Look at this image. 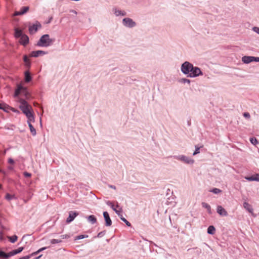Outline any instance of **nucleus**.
Returning a JSON list of instances; mask_svg holds the SVG:
<instances>
[{
	"label": "nucleus",
	"mask_w": 259,
	"mask_h": 259,
	"mask_svg": "<svg viewBox=\"0 0 259 259\" xmlns=\"http://www.w3.org/2000/svg\"><path fill=\"white\" fill-rule=\"evenodd\" d=\"M252 62H259V57L252 56Z\"/></svg>",
	"instance_id": "42"
},
{
	"label": "nucleus",
	"mask_w": 259,
	"mask_h": 259,
	"mask_svg": "<svg viewBox=\"0 0 259 259\" xmlns=\"http://www.w3.org/2000/svg\"><path fill=\"white\" fill-rule=\"evenodd\" d=\"M21 93L25 96L26 98L28 99L29 93L27 91V89L21 84H18L15 91L14 96L15 98H18Z\"/></svg>",
	"instance_id": "5"
},
{
	"label": "nucleus",
	"mask_w": 259,
	"mask_h": 259,
	"mask_svg": "<svg viewBox=\"0 0 259 259\" xmlns=\"http://www.w3.org/2000/svg\"><path fill=\"white\" fill-rule=\"evenodd\" d=\"M202 206L203 207H204L207 209L208 213H209V214L211 213V207L208 204H207L205 202H202Z\"/></svg>",
	"instance_id": "26"
},
{
	"label": "nucleus",
	"mask_w": 259,
	"mask_h": 259,
	"mask_svg": "<svg viewBox=\"0 0 259 259\" xmlns=\"http://www.w3.org/2000/svg\"><path fill=\"white\" fill-rule=\"evenodd\" d=\"M40 125H41V117L40 118Z\"/></svg>",
	"instance_id": "55"
},
{
	"label": "nucleus",
	"mask_w": 259,
	"mask_h": 259,
	"mask_svg": "<svg viewBox=\"0 0 259 259\" xmlns=\"http://www.w3.org/2000/svg\"><path fill=\"white\" fill-rule=\"evenodd\" d=\"M215 232V228L213 226L210 225L208 227L207 230V232L208 234L213 235V234H214Z\"/></svg>",
	"instance_id": "23"
},
{
	"label": "nucleus",
	"mask_w": 259,
	"mask_h": 259,
	"mask_svg": "<svg viewBox=\"0 0 259 259\" xmlns=\"http://www.w3.org/2000/svg\"><path fill=\"white\" fill-rule=\"evenodd\" d=\"M23 175L26 178H29L31 176V174L28 172L25 171L23 172Z\"/></svg>",
	"instance_id": "40"
},
{
	"label": "nucleus",
	"mask_w": 259,
	"mask_h": 259,
	"mask_svg": "<svg viewBox=\"0 0 259 259\" xmlns=\"http://www.w3.org/2000/svg\"><path fill=\"white\" fill-rule=\"evenodd\" d=\"M105 233H106V231H105V230H104V231H101V232H99V233L98 234V235H97V237H98V238H101V237H102L103 236H104V235H105Z\"/></svg>",
	"instance_id": "38"
},
{
	"label": "nucleus",
	"mask_w": 259,
	"mask_h": 259,
	"mask_svg": "<svg viewBox=\"0 0 259 259\" xmlns=\"http://www.w3.org/2000/svg\"><path fill=\"white\" fill-rule=\"evenodd\" d=\"M28 124L30 132H31V134L32 135V136H35L36 134V132L35 128L33 127V126L32 125V124L31 123H28Z\"/></svg>",
	"instance_id": "25"
},
{
	"label": "nucleus",
	"mask_w": 259,
	"mask_h": 259,
	"mask_svg": "<svg viewBox=\"0 0 259 259\" xmlns=\"http://www.w3.org/2000/svg\"><path fill=\"white\" fill-rule=\"evenodd\" d=\"M188 125H190V124H191L190 121H188Z\"/></svg>",
	"instance_id": "54"
},
{
	"label": "nucleus",
	"mask_w": 259,
	"mask_h": 259,
	"mask_svg": "<svg viewBox=\"0 0 259 259\" xmlns=\"http://www.w3.org/2000/svg\"><path fill=\"white\" fill-rule=\"evenodd\" d=\"M34 105L35 106H38V103H34Z\"/></svg>",
	"instance_id": "53"
},
{
	"label": "nucleus",
	"mask_w": 259,
	"mask_h": 259,
	"mask_svg": "<svg viewBox=\"0 0 259 259\" xmlns=\"http://www.w3.org/2000/svg\"><path fill=\"white\" fill-rule=\"evenodd\" d=\"M25 81L26 82H29L32 80V76L30 72L27 70L24 73Z\"/></svg>",
	"instance_id": "19"
},
{
	"label": "nucleus",
	"mask_w": 259,
	"mask_h": 259,
	"mask_svg": "<svg viewBox=\"0 0 259 259\" xmlns=\"http://www.w3.org/2000/svg\"><path fill=\"white\" fill-rule=\"evenodd\" d=\"M242 61L245 64H248L252 62V56H245L242 58Z\"/></svg>",
	"instance_id": "20"
},
{
	"label": "nucleus",
	"mask_w": 259,
	"mask_h": 259,
	"mask_svg": "<svg viewBox=\"0 0 259 259\" xmlns=\"http://www.w3.org/2000/svg\"><path fill=\"white\" fill-rule=\"evenodd\" d=\"M19 102L20 103L19 107L20 110L22 111L23 108H26L27 109H31V106L28 104V103L23 99H19Z\"/></svg>",
	"instance_id": "11"
},
{
	"label": "nucleus",
	"mask_w": 259,
	"mask_h": 259,
	"mask_svg": "<svg viewBox=\"0 0 259 259\" xmlns=\"http://www.w3.org/2000/svg\"><path fill=\"white\" fill-rule=\"evenodd\" d=\"M79 214V213L75 211H70L69 212V215L66 220L67 224L72 222L74 219Z\"/></svg>",
	"instance_id": "10"
},
{
	"label": "nucleus",
	"mask_w": 259,
	"mask_h": 259,
	"mask_svg": "<svg viewBox=\"0 0 259 259\" xmlns=\"http://www.w3.org/2000/svg\"><path fill=\"white\" fill-rule=\"evenodd\" d=\"M245 179L248 181L259 182V174H255L251 176H246Z\"/></svg>",
	"instance_id": "16"
},
{
	"label": "nucleus",
	"mask_w": 259,
	"mask_h": 259,
	"mask_svg": "<svg viewBox=\"0 0 259 259\" xmlns=\"http://www.w3.org/2000/svg\"><path fill=\"white\" fill-rule=\"evenodd\" d=\"M0 172H2L4 176L6 175V172L5 171L3 170H0Z\"/></svg>",
	"instance_id": "47"
},
{
	"label": "nucleus",
	"mask_w": 259,
	"mask_h": 259,
	"mask_svg": "<svg viewBox=\"0 0 259 259\" xmlns=\"http://www.w3.org/2000/svg\"><path fill=\"white\" fill-rule=\"evenodd\" d=\"M14 36L16 38H20L19 42L24 46H26L29 43V37L23 33L22 30L20 29L17 28L15 29Z\"/></svg>",
	"instance_id": "2"
},
{
	"label": "nucleus",
	"mask_w": 259,
	"mask_h": 259,
	"mask_svg": "<svg viewBox=\"0 0 259 259\" xmlns=\"http://www.w3.org/2000/svg\"><path fill=\"white\" fill-rule=\"evenodd\" d=\"M120 219L122 221H123L124 223H125V224L127 226H128V227L131 226V224L128 221H127L122 215L120 216Z\"/></svg>",
	"instance_id": "29"
},
{
	"label": "nucleus",
	"mask_w": 259,
	"mask_h": 259,
	"mask_svg": "<svg viewBox=\"0 0 259 259\" xmlns=\"http://www.w3.org/2000/svg\"><path fill=\"white\" fill-rule=\"evenodd\" d=\"M11 110H12V111H13L14 112H16V113H20V111L13 107H11Z\"/></svg>",
	"instance_id": "45"
},
{
	"label": "nucleus",
	"mask_w": 259,
	"mask_h": 259,
	"mask_svg": "<svg viewBox=\"0 0 259 259\" xmlns=\"http://www.w3.org/2000/svg\"><path fill=\"white\" fill-rule=\"evenodd\" d=\"M9 240L12 243H15L18 239V236L16 235H14L11 236H8Z\"/></svg>",
	"instance_id": "27"
},
{
	"label": "nucleus",
	"mask_w": 259,
	"mask_h": 259,
	"mask_svg": "<svg viewBox=\"0 0 259 259\" xmlns=\"http://www.w3.org/2000/svg\"><path fill=\"white\" fill-rule=\"evenodd\" d=\"M113 12H114V14L116 16H118L119 15L124 16H125L126 15V12L125 11L117 10L116 9H114L113 10Z\"/></svg>",
	"instance_id": "21"
},
{
	"label": "nucleus",
	"mask_w": 259,
	"mask_h": 259,
	"mask_svg": "<svg viewBox=\"0 0 259 259\" xmlns=\"http://www.w3.org/2000/svg\"><path fill=\"white\" fill-rule=\"evenodd\" d=\"M85 218L87 219L88 221L91 223L92 224H95L97 220L96 217L94 215H90L87 217H85Z\"/></svg>",
	"instance_id": "18"
},
{
	"label": "nucleus",
	"mask_w": 259,
	"mask_h": 259,
	"mask_svg": "<svg viewBox=\"0 0 259 259\" xmlns=\"http://www.w3.org/2000/svg\"><path fill=\"white\" fill-rule=\"evenodd\" d=\"M243 207L249 212H251L253 211L251 206L247 202L243 203Z\"/></svg>",
	"instance_id": "24"
},
{
	"label": "nucleus",
	"mask_w": 259,
	"mask_h": 259,
	"mask_svg": "<svg viewBox=\"0 0 259 259\" xmlns=\"http://www.w3.org/2000/svg\"><path fill=\"white\" fill-rule=\"evenodd\" d=\"M52 19H53L52 17L50 18V19H49V21H48V22L47 23H50L51 21H52Z\"/></svg>",
	"instance_id": "51"
},
{
	"label": "nucleus",
	"mask_w": 259,
	"mask_h": 259,
	"mask_svg": "<svg viewBox=\"0 0 259 259\" xmlns=\"http://www.w3.org/2000/svg\"><path fill=\"white\" fill-rule=\"evenodd\" d=\"M11 107L7 105L6 104H4L3 110H4L5 112H9V110H11Z\"/></svg>",
	"instance_id": "35"
},
{
	"label": "nucleus",
	"mask_w": 259,
	"mask_h": 259,
	"mask_svg": "<svg viewBox=\"0 0 259 259\" xmlns=\"http://www.w3.org/2000/svg\"><path fill=\"white\" fill-rule=\"evenodd\" d=\"M62 242V240L61 239H53L51 240V243L52 244H56V243H59Z\"/></svg>",
	"instance_id": "34"
},
{
	"label": "nucleus",
	"mask_w": 259,
	"mask_h": 259,
	"mask_svg": "<svg viewBox=\"0 0 259 259\" xmlns=\"http://www.w3.org/2000/svg\"><path fill=\"white\" fill-rule=\"evenodd\" d=\"M250 142L253 145H256L258 143L257 140L255 137H252L250 138Z\"/></svg>",
	"instance_id": "31"
},
{
	"label": "nucleus",
	"mask_w": 259,
	"mask_h": 259,
	"mask_svg": "<svg viewBox=\"0 0 259 259\" xmlns=\"http://www.w3.org/2000/svg\"><path fill=\"white\" fill-rule=\"evenodd\" d=\"M88 235H78V236H77L75 238V240H80V239H83V238H88Z\"/></svg>",
	"instance_id": "32"
},
{
	"label": "nucleus",
	"mask_w": 259,
	"mask_h": 259,
	"mask_svg": "<svg viewBox=\"0 0 259 259\" xmlns=\"http://www.w3.org/2000/svg\"><path fill=\"white\" fill-rule=\"evenodd\" d=\"M108 186L110 188H112V189H113L114 190H116V187L114 186V185H110V184H108Z\"/></svg>",
	"instance_id": "46"
},
{
	"label": "nucleus",
	"mask_w": 259,
	"mask_h": 259,
	"mask_svg": "<svg viewBox=\"0 0 259 259\" xmlns=\"http://www.w3.org/2000/svg\"><path fill=\"white\" fill-rule=\"evenodd\" d=\"M49 248V247H41L40 248H39L38 250H37V251L34 252H32V255H33V256L38 254L39 252L46 250V249Z\"/></svg>",
	"instance_id": "28"
},
{
	"label": "nucleus",
	"mask_w": 259,
	"mask_h": 259,
	"mask_svg": "<svg viewBox=\"0 0 259 259\" xmlns=\"http://www.w3.org/2000/svg\"><path fill=\"white\" fill-rule=\"evenodd\" d=\"M8 168L9 169V170H13L14 168L13 166H9L8 167Z\"/></svg>",
	"instance_id": "48"
},
{
	"label": "nucleus",
	"mask_w": 259,
	"mask_h": 259,
	"mask_svg": "<svg viewBox=\"0 0 259 259\" xmlns=\"http://www.w3.org/2000/svg\"><path fill=\"white\" fill-rule=\"evenodd\" d=\"M243 116L246 118H249L250 117V115L248 112H244L243 113Z\"/></svg>",
	"instance_id": "43"
},
{
	"label": "nucleus",
	"mask_w": 259,
	"mask_h": 259,
	"mask_svg": "<svg viewBox=\"0 0 259 259\" xmlns=\"http://www.w3.org/2000/svg\"><path fill=\"white\" fill-rule=\"evenodd\" d=\"M217 211L222 216H227L228 215L227 211L221 205L218 206Z\"/></svg>",
	"instance_id": "17"
},
{
	"label": "nucleus",
	"mask_w": 259,
	"mask_h": 259,
	"mask_svg": "<svg viewBox=\"0 0 259 259\" xmlns=\"http://www.w3.org/2000/svg\"><path fill=\"white\" fill-rule=\"evenodd\" d=\"M252 30L259 34V27L254 26L252 28Z\"/></svg>",
	"instance_id": "41"
},
{
	"label": "nucleus",
	"mask_w": 259,
	"mask_h": 259,
	"mask_svg": "<svg viewBox=\"0 0 259 259\" xmlns=\"http://www.w3.org/2000/svg\"><path fill=\"white\" fill-rule=\"evenodd\" d=\"M41 25L40 23L36 21L35 24H33L32 25L29 26L28 30L30 34H32L36 32L38 30V28H41Z\"/></svg>",
	"instance_id": "9"
},
{
	"label": "nucleus",
	"mask_w": 259,
	"mask_h": 259,
	"mask_svg": "<svg viewBox=\"0 0 259 259\" xmlns=\"http://www.w3.org/2000/svg\"><path fill=\"white\" fill-rule=\"evenodd\" d=\"M23 61L25 63V66L27 68H29L31 66V62L27 55H24L23 56Z\"/></svg>",
	"instance_id": "22"
},
{
	"label": "nucleus",
	"mask_w": 259,
	"mask_h": 259,
	"mask_svg": "<svg viewBox=\"0 0 259 259\" xmlns=\"http://www.w3.org/2000/svg\"><path fill=\"white\" fill-rule=\"evenodd\" d=\"M200 148L198 146H195V150L193 153V155H195L200 153Z\"/></svg>",
	"instance_id": "36"
},
{
	"label": "nucleus",
	"mask_w": 259,
	"mask_h": 259,
	"mask_svg": "<svg viewBox=\"0 0 259 259\" xmlns=\"http://www.w3.org/2000/svg\"><path fill=\"white\" fill-rule=\"evenodd\" d=\"M179 82L183 83H187L188 84H190L191 82V80L186 78H183L180 79Z\"/></svg>",
	"instance_id": "30"
},
{
	"label": "nucleus",
	"mask_w": 259,
	"mask_h": 259,
	"mask_svg": "<svg viewBox=\"0 0 259 259\" xmlns=\"http://www.w3.org/2000/svg\"><path fill=\"white\" fill-rule=\"evenodd\" d=\"M14 197V196L13 195H12L10 194L9 193H7L5 196L6 199L8 200H11Z\"/></svg>",
	"instance_id": "37"
},
{
	"label": "nucleus",
	"mask_w": 259,
	"mask_h": 259,
	"mask_svg": "<svg viewBox=\"0 0 259 259\" xmlns=\"http://www.w3.org/2000/svg\"><path fill=\"white\" fill-rule=\"evenodd\" d=\"M181 70L188 77H196L203 75V72L200 68L194 66L188 61H185L181 65Z\"/></svg>",
	"instance_id": "1"
},
{
	"label": "nucleus",
	"mask_w": 259,
	"mask_h": 259,
	"mask_svg": "<svg viewBox=\"0 0 259 259\" xmlns=\"http://www.w3.org/2000/svg\"><path fill=\"white\" fill-rule=\"evenodd\" d=\"M29 8L28 6L22 7L21 8L20 11H16L15 12V16H20V15H24L28 12V11L29 10Z\"/></svg>",
	"instance_id": "15"
},
{
	"label": "nucleus",
	"mask_w": 259,
	"mask_h": 259,
	"mask_svg": "<svg viewBox=\"0 0 259 259\" xmlns=\"http://www.w3.org/2000/svg\"><path fill=\"white\" fill-rule=\"evenodd\" d=\"M1 188V185H0V188Z\"/></svg>",
	"instance_id": "58"
},
{
	"label": "nucleus",
	"mask_w": 259,
	"mask_h": 259,
	"mask_svg": "<svg viewBox=\"0 0 259 259\" xmlns=\"http://www.w3.org/2000/svg\"><path fill=\"white\" fill-rule=\"evenodd\" d=\"M106 204L108 206H110L112 208V209L115 211V212L118 215V216L119 217V218H120L121 215H122L121 214V212H122V208H120L119 210L116 209L114 207V205L113 203L110 201H107Z\"/></svg>",
	"instance_id": "13"
},
{
	"label": "nucleus",
	"mask_w": 259,
	"mask_h": 259,
	"mask_svg": "<svg viewBox=\"0 0 259 259\" xmlns=\"http://www.w3.org/2000/svg\"><path fill=\"white\" fill-rule=\"evenodd\" d=\"M221 190L218 188H213L212 190H210V192L213 193L214 194H219L221 192Z\"/></svg>",
	"instance_id": "33"
},
{
	"label": "nucleus",
	"mask_w": 259,
	"mask_h": 259,
	"mask_svg": "<svg viewBox=\"0 0 259 259\" xmlns=\"http://www.w3.org/2000/svg\"><path fill=\"white\" fill-rule=\"evenodd\" d=\"M60 239H68L70 237L69 235L65 234V235H62L60 236Z\"/></svg>",
	"instance_id": "39"
},
{
	"label": "nucleus",
	"mask_w": 259,
	"mask_h": 259,
	"mask_svg": "<svg viewBox=\"0 0 259 259\" xmlns=\"http://www.w3.org/2000/svg\"><path fill=\"white\" fill-rule=\"evenodd\" d=\"M48 54L47 52L41 50L33 51H32L29 56L31 57H38L39 56H43Z\"/></svg>",
	"instance_id": "12"
},
{
	"label": "nucleus",
	"mask_w": 259,
	"mask_h": 259,
	"mask_svg": "<svg viewBox=\"0 0 259 259\" xmlns=\"http://www.w3.org/2000/svg\"><path fill=\"white\" fill-rule=\"evenodd\" d=\"M26 236V235H24L22 238V240H21V241L23 240V239H24V238Z\"/></svg>",
	"instance_id": "56"
},
{
	"label": "nucleus",
	"mask_w": 259,
	"mask_h": 259,
	"mask_svg": "<svg viewBox=\"0 0 259 259\" xmlns=\"http://www.w3.org/2000/svg\"><path fill=\"white\" fill-rule=\"evenodd\" d=\"M24 249V247H20L17 249H14L8 253L3 250H0V257L4 258H8L12 256L20 253Z\"/></svg>",
	"instance_id": "4"
},
{
	"label": "nucleus",
	"mask_w": 259,
	"mask_h": 259,
	"mask_svg": "<svg viewBox=\"0 0 259 259\" xmlns=\"http://www.w3.org/2000/svg\"><path fill=\"white\" fill-rule=\"evenodd\" d=\"M42 256V254H40V255L36 257L35 258H34V259H39Z\"/></svg>",
	"instance_id": "49"
},
{
	"label": "nucleus",
	"mask_w": 259,
	"mask_h": 259,
	"mask_svg": "<svg viewBox=\"0 0 259 259\" xmlns=\"http://www.w3.org/2000/svg\"><path fill=\"white\" fill-rule=\"evenodd\" d=\"M103 217L105 221V225L109 227L112 225V221L110 218L109 214L107 211H104L103 213Z\"/></svg>",
	"instance_id": "14"
},
{
	"label": "nucleus",
	"mask_w": 259,
	"mask_h": 259,
	"mask_svg": "<svg viewBox=\"0 0 259 259\" xmlns=\"http://www.w3.org/2000/svg\"><path fill=\"white\" fill-rule=\"evenodd\" d=\"M22 112L23 114L25 115V116L27 118V123H31V122H34V115L32 107L31 109H27L26 108H23Z\"/></svg>",
	"instance_id": "6"
},
{
	"label": "nucleus",
	"mask_w": 259,
	"mask_h": 259,
	"mask_svg": "<svg viewBox=\"0 0 259 259\" xmlns=\"http://www.w3.org/2000/svg\"><path fill=\"white\" fill-rule=\"evenodd\" d=\"M123 25L128 28H133L137 25L136 23L130 18H125L122 20Z\"/></svg>",
	"instance_id": "8"
},
{
	"label": "nucleus",
	"mask_w": 259,
	"mask_h": 259,
	"mask_svg": "<svg viewBox=\"0 0 259 259\" xmlns=\"http://www.w3.org/2000/svg\"><path fill=\"white\" fill-rule=\"evenodd\" d=\"M8 162L9 163L11 164H13L15 163L14 160L12 158H9L8 159Z\"/></svg>",
	"instance_id": "44"
},
{
	"label": "nucleus",
	"mask_w": 259,
	"mask_h": 259,
	"mask_svg": "<svg viewBox=\"0 0 259 259\" xmlns=\"http://www.w3.org/2000/svg\"><path fill=\"white\" fill-rule=\"evenodd\" d=\"M172 157L174 159L179 160L188 164H192L195 161L194 159L184 155H174Z\"/></svg>",
	"instance_id": "7"
},
{
	"label": "nucleus",
	"mask_w": 259,
	"mask_h": 259,
	"mask_svg": "<svg viewBox=\"0 0 259 259\" xmlns=\"http://www.w3.org/2000/svg\"><path fill=\"white\" fill-rule=\"evenodd\" d=\"M71 12H72V13H74V14H77L76 11H75V10H71Z\"/></svg>",
	"instance_id": "52"
},
{
	"label": "nucleus",
	"mask_w": 259,
	"mask_h": 259,
	"mask_svg": "<svg viewBox=\"0 0 259 259\" xmlns=\"http://www.w3.org/2000/svg\"><path fill=\"white\" fill-rule=\"evenodd\" d=\"M3 106H4V104H1V103H0V109L3 110Z\"/></svg>",
	"instance_id": "50"
},
{
	"label": "nucleus",
	"mask_w": 259,
	"mask_h": 259,
	"mask_svg": "<svg viewBox=\"0 0 259 259\" xmlns=\"http://www.w3.org/2000/svg\"><path fill=\"white\" fill-rule=\"evenodd\" d=\"M119 207V206L118 204L117 203L116 205V207Z\"/></svg>",
	"instance_id": "57"
},
{
	"label": "nucleus",
	"mask_w": 259,
	"mask_h": 259,
	"mask_svg": "<svg viewBox=\"0 0 259 259\" xmlns=\"http://www.w3.org/2000/svg\"><path fill=\"white\" fill-rule=\"evenodd\" d=\"M54 38H50L48 34L42 35L37 42L36 45L41 47H48L53 45Z\"/></svg>",
	"instance_id": "3"
}]
</instances>
